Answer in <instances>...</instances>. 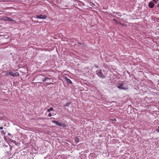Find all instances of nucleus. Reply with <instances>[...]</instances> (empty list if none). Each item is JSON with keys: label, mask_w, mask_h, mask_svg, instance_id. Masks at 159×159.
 <instances>
[{"label": "nucleus", "mask_w": 159, "mask_h": 159, "mask_svg": "<svg viewBox=\"0 0 159 159\" xmlns=\"http://www.w3.org/2000/svg\"><path fill=\"white\" fill-rule=\"evenodd\" d=\"M117 87L120 89L125 90L127 89L128 87L126 84L124 83L119 84L117 85Z\"/></svg>", "instance_id": "f257e3e1"}, {"label": "nucleus", "mask_w": 159, "mask_h": 159, "mask_svg": "<svg viewBox=\"0 0 159 159\" xmlns=\"http://www.w3.org/2000/svg\"><path fill=\"white\" fill-rule=\"evenodd\" d=\"M10 75L12 76L13 77H15L19 75V74L18 72H16L15 73H14L12 72H10Z\"/></svg>", "instance_id": "f03ea898"}, {"label": "nucleus", "mask_w": 159, "mask_h": 159, "mask_svg": "<svg viewBox=\"0 0 159 159\" xmlns=\"http://www.w3.org/2000/svg\"><path fill=\"white\" fill-rule=\"evenodd\" d=\"M47 16L44 15H40L39 16H36V18H39V19H46V18Z\"/></svg>", "instance_id": "7ed1b4c3"}, {"label": "nucleus", "mask_w": 159, "mask_h": 159, "mask_svg": "<svg viewBox=\"0 0 159 159\" xmlns=\"http://www.w3.org/2000/svg\"><path fill=\"white\" fill-rule=\"evenodd\" d=\"M52 123H55L56 125L57 126H62L63 125L57 121H55V120H52Z\"/></svg>", "instance_id": "20e7f679"}, {"label": "nucleus", "mask_w": 159, "mask_h": 159, "mask_svg": "<svg viewBox=\"0 0 159 159\" xmlns=\"http://www.w3.org/2000/svg\"><path fill=\"white\" fill-rule=\"evenodd\" d=\"M98 75L100 77L103 78L104 77V76L102 74V72L101 71H98L97 73Z\"/></svg>", "instance_id": "39448f33"}, {"label": "nucleus", "mask_w": 159, "mask_h": 159, "mask_svg": "<svg viewBox=\"0 0 159 159\" xmlns=\"http://www.w3.org/2000/svg\"><path fill=\"white\" fill-rule=\"evenodd\" d=\"M9 17H3L2 18V19L4 21H8Z\"/></svg>", "instance_id": "423d86ee"}, {"label": "nucleus", "mask_w": 159, "mask_h": 159, "mask_svg": "<svg viewBox=\"0 0 159 159\" xmlns=\"http://www.w3.org/2000/svg\"><path fill=\"white\" fill-rule=\"evenodd\" d=\"M148 6L152 8L154 7V4L153 2H150L149 3Z\"/></svg>", "instance_id": "0eeeda50"}, {"label": "nucleus", "mask_w": 159, "mask_h": 159, "mask_svg": "<svg viewBox=\"0 0 159 159\" xmlns=\"http://www.w3.org/2000/svg\"><path fill=\"white\" fill-rule=\"evenodd\" d=\"M113 21H114V22L115 23H116L117 24H121V23L120 22L118 21L116 19H114Z\"/></svg>", "instance_id": "6e6552de"}, {"label": "nucleus", "mask_w": 159, "mask_h": 159, "mask_svg": "<svg viewBox=\"0 0 159 159\" xmlns=\"http://www.w3.org/2000/svg\"><path fill=\"white\" fill-rule=\"evenodd\" d=\"M47 80H50V79L48 78H45L43 80V81H44Z\"/></svg>", "instance_id": "1a4fd4ad"}, {"label": "nucleus", "mask_w": 159, "mask_h": 159, "mask_svg": "<svg viewBox=\"0 0 159 159\" xmlns=\"http://www.w3.org/2000/svg\"><path fill=\"white\" fill-rule=\"evenodd\" d=\"M70 102H68L66 103L64 105V107H67L69 106L70 104Z\"/></svg>", "instance_id": "9d476101"}, {"label": "nucleus", "mask_w": 159, "mask_h": 159, "mask_svg": "<svg viewBox=\"0 0 159 159\" xmlns=\"http://www.w3.org/2000/svg\"><path fill=\"white\" fill-rule=\"evenodd\" d=\"M53 109L52 107H51L49 109H48L47 111L49 112L50 111H52L53 110Z\"/></svg>", "instance_id": "9b49d317"}, {"label": "nucleus", "mask_w": 159, "mask_h": 159, "mask_svg": "<svg viewBox=\"0 0 159 159\" xmlns=\"http://www.w3.org/2000/svg\"><path fill=\"white\" fill-rule=\"evenodd\" d=\"M10 75V72H7V73H6L5 74V75L6 76H8V75Z\"/></svg>", "instance_id": "f8f14e48"}, {"label": "nucleus", "mask_w": 159, "mask_h": 159, "mask_svg": "<svg viewBox=\"0 0 159 159\" xmlns=\"http://www.w3.org/2000/svg\"><path fill=\"white\" fill-rule=\"evenodd\" d=\"M8 21H10L11 22H13L15 21L14 20L11 19L10 18H9V19Z\"/></svg>", "instance_id": "ddd939ff"}, {"label": "nucleus", "mask_w": 159, "mask_h": 159, "mask_svg": "<svg viewBox=\"0 0 159 159\" xmlns=\"http://www.w3.org/2000/svg\"><path fill=\"white\" fill-rule=\"evenodd\" d=\"M153 1L156 3H157L158 0H153Z\"/></svg>", "instance_id": "4468645a"}, {"label": "nucleus", "mask_w": 159, "mask_h": 159, "mask_svg": "<svg viewBox=\"0 0 159 159\" xmlns=\"http://www.w3.org/2000/svg\"><path fill=\"white\" fill-rule=\"evenodd\" d=\"M48 116H49V117H51V116H52L51 114V113H49L48 114Z\"/></svg>", "instance_id": "2eb2a0df"}, {"label": "nucleus", "mask_w": 159, "mask_h": 159, "mask_svg": "<svg viewBox=\"0 0 159 159\" xmlns=\"http://www.w3.org/2000/svg\"><path fill=\"white\" fill-rule=\"evenodd\" d=\"M157 131L158 132H159V126L158 127V129H157Z\"/></svg>", "instance_id": "dca6fc26"}, {"label": "nucleus", "mask_w": 159, "mask_h": 159, "mask_svg": "<svg viewBox=\"0 0 159 159\" xmlns=\"http://www.w3.org/2000/svg\"><path fill=\"white\" fill-rule=\"evenodd\" d=\"M79 139L78 138H76V139H75V140L76 141L78 142L79 140Z\"/></svg>", "instance_id": "f3484780"}, {"label": "nucleus", "mask_w": 159, "mask_h": 159, "mask_svg": "<svg viewBox=\"0 0 159 159\" xmlns=\"http://www.w3.org/2000/svg\"><path fill=\"white\" fill-rule=\"evenodd\" d=\"M2 129H3V127H0V129L2 130Z\"/></svg>", "instance_id": "a211bd4d"}, {"label": "nucleus", "mask_w": 159, "mask_h": 159, "mask_svg": "<svg viewBox=\"0 0 159 159\" xmlns=\"http://www.w3.org/2000/svg\"><path fill=\"white\" fill-rule=\"evenodd\" d=\"M52 84H53L52 83H49L48 84L50 85Z\"/></svg>", "instance_id": "6ab92c4d"}, {"label": "nucleus", "mask_w": 159, "mask_h": 159, "mask_svg": "<svg viewBox=\"0 0 159 159\" xmlns=\"http://www.w3.org/2000/svg\"><path fill=\"white\" fill-rule=\"evenodd\" d=\"M157 7H159V3L157 5Z\"/></svg>", "instance_id": "aec40b11"}, {"label": "nucleus", "mask_w": 159, "mask_h": 159, "mask_svg": "<svg viewBox=\"0 0 159 159\" xmlns=\"http://www.w3.org/2000/svg\"><path fill=\"white\" fill-rule=\"evenodd\" d=\"M70 81H70V80H69L67 81V82H68V83H69V82H70Z\"/></svg>", "instance_id": "412c9836"}, {"label": "nucleus", "mask_w": 159, "mask_h": 159, "mask_svg": "<svg viewBox=\"0 0 159 159\" xmlns=\"http://www.w3.org/2000/svg\"><path fill=\"white\" fill-rule=\"evenodd\" d=\"M50 80H46L47 81H49Z\"/></svg>", "instance_id": "4be33fe9"}, {"label": "nucleus", "mask_w": 159, "mask_h": 159, "mask_svg": "<svg viewBox=\"0 0 159 159\" xmlns=\"http://www.w3.org/2000/svg\"><path fill=\"white\" fill-rule=\"evenodd\" d=\"M82 45H81V46H83V44H81Z\"/></svg>", "instance_id": "5701e85b"}]
</instances>
